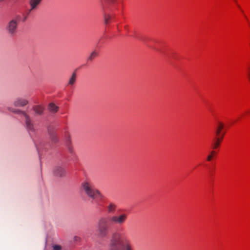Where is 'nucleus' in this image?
Returning a JSON list of instances; mask_svg holds the SVG:
<instances>
[{
	"label": "nucleus",
	"instance_id": "nucleus-1",
	"mask_svg": "<svg viewBox=\"0 0 250 250\" xmlns=\"http://www.w3.org/2000/svg\"><path fill=\"white\" fill-rule=\"evenodd\" d=\"M128 214L125 212H118L116 214L101 217L97 223L98 234L101 238L106 237L109 228L113 226H121L127 221Z\"/></svg>",
	"mask_w": 250,
	"mask_h": 250
},
{
	"label": "nucleus",
	"instance_id": "nucleus-2",
	"mask_svg": "<svg viewBox=\"0 0 250 250\" xmlns=\"http://www.w3.org/2000/svg\"><path fill=\"white\" fill-rule=\"evenodd\" d=\"M109 250H134L131 241L124 233L115 231L112 233Z\"/></svg>",
	"mask_w": 250,
	"mask_h": 250
},
{
	"label": "nucleus",
	"instance_id": "nucleus-3",
	"mask_svg": "<svg viewBox=\"0 0 250 250\" xmlns=\"http://www.w3.org/2000/svg\"><path fill=\"white\" fill-rule=\"evenodd\" d=\"M81 188L88 197L97 202L99 204L104 202L105 196L94 188L93 184L89 180H86L83 181L81 184Z\"/></svg>",
	"mask_w": 250,
	"mask_h": 250
},
{
	"label": "nucleus",
	"instance_id": "nucleus-4",
	"mask_svg": "<svg viewBox=\"0 0 250 250\" xmlns=\"http://www.w3.org/2000/svg\"><path fill=\"white\" fill-rule=\"evenodd\" d=\"M26 20V17H13L8 23L7 29L8 33L11 35L14 34L17 30L18 24L21 21L24 22Z\"/></svg>",
	"mask_w": 250,
	"mask_h": 250
},
{
	"label": "nucleus",
	"instance_id": "nucleus-5",
	"mask_svg": "<svg viewBox=\"0 0 250 250\" xmlns=\"http://www.w3.org/2000/svg\"><path fill=\"white\" fill-rule=\"evenodd\" d=\"M14 112L17 113H21L23 115L25 119L26 127L27 130L30 133V134L31 133H34L36 130L33 121L31 120L29 116L27 115L25 112L21 111L19 110H16L14 111Z\"/></svg>",
	"mask_w": 250,
	"mask_h": 250
},
{
	"label": "nucleus",
	"instance_id": "nucleus-6",
	"mask_svg": "<svg viewBox=\"0 0 250 250\" xmlns=\"http://www.w3.org/2000/svg\"><path fill=\"white\" fill-rule=\"evenodd\" d=\"M53 173L55 176L62 177L65 175L66 171L61 166H56L53 169Z\"/></svg>",
	"mask_w": 250,
	"mask_h": 250
},
{
	"label": "nucleus",
	"instance_id": "nucleus-7",
	"mask_svg": "<svg viewBox=\"0 0 250 250\" xmlns=\"http://www.w3.org/2000/svg\"><path fill=\"white\" fill-rule=\"evenodd\" d=\"M50 140L52 143L56 144L59 142V137L56 130L53 129L48 130Z\"/></svg>",
	"mask_w": 250,
	"mask_h": 250
},
{
	"label": "nucleus",
	"instance_id": "nucleus-8",
	"mask_svg": "<svg viewBox=\"0 0 250 250\" xmlns=\"http://www.w3.org/2000/svg\"><path fill=\"white\" fill-rule=\"evenodd\" d=\"M105 3L113 4L119 8H122L124 0H104Z\"/></svg>",
	"mask_w": 250,
	"mask_h": 250
},
{
	"label": "nucleus",
	"instance_id": "nucleus-9",
	"mask_svg": "<svg viewBox=\"0 0 250 250\" xmlns=\"http://www.w3.org/2000/svg\"><path fill=\"white\" fill-rule=\"evenodd\" d=\"M225 135V133H223L221 137H214L213 140V148L217 149L220 146Z\"/></svg>",
	"mask_w": 250,
	"mask_h": 250
},
{
	"label": "nucleus",
	"instance_id": "nucleus-10",
	"mask_svg": "<svg viewBox=\"0 0 250 250\" xmlns=\"http://www.w3.org/2000/svg\"><path fill=\"white\" fill-rule=\"evenodd\" d=\"M224 125L223 123L221 122H219L218 124V125L215 131V137H221V135L223 133H225V132L222 131V130L224 128Z\"/></svg>",
	"mask_w": 250,
	"mask_h": 250
},
{
	"label": "nucleus",
	"instance_id": "nucleus-11",
	"mask_svg": "<svg viewBox=\"0 0 250 250\" xmlns=\"http://www.w3.org/2000/svg\"><path fill=\"white\" fill-rule=\"evenodd\" d=\"M28 104V101L26 99L22 98H18L14 102V105L16 106H24Z\"/></svg>",
	"mask_w": 250,
	"mask_h": 250
},
{
	"label": "nucleus",
	"instance_id": "nucleus-12",
	"mask_svg": "<svg viewBox=\"0 0 250 250\" xmlns=\"http://www.w3.org/2000/svg\"><path fill=\"white\" fill-rule=\"evenodd\" d=\"M117 207V205L115 204L110 202L106 207L107 212L108 213L114 212Z\"/></svg>",
	"mask_w": 250,
	"mask_h": 250
},
{
	"label": "nucleus",
	"instance_id": "nucleus-13",
	"mask_svg": "<svg viewBox=\"0 0 250 250\" xmlns=\"http://www.w3.org/2000/svg\"><path fill=\"white\" fill-rule=\"evenodd\" d=\"M59 107L56 105L54 103H50L48 105V110L51 113H56L58 110Z\"/></svg>",
	"mask_w": 250,
	"mask_h": 250
},
{
	"label": "nucleus",
	"instance_id": "nucleus-14",
	"mask_svg": "<svg viewBox=\"0 0 250 250\" xmlns=\"http://www.w3.org/2000/svg\"><path fill=\"white\" fill-rule=\"evenodd\" d=\"M33 110L36 114L41 115L43 112L44 108L41 105H36L33 107Z\"/></svg>",
	"mask_w": 250,
	"mask_h": 250
},
{
	"label": "nucleus",
	"instance_id": "nucleus-15",
	"mask_svg": "<svg viewBox=\"0 0 250 250\" xmlns=\"http://www.w3.org/2000/svg\"><path fill=\"white\" fill-rule=\"evenodd\" d=\"M67 137H68V138L66 142L67 149L70 153L73 154L74 152V151H73L72 146L70 145V141L69 140V138H70L69 135H68Z\"/></svg>",
	"mask_w": 250,
	"mask_h": 250
},
{
	"label": "nucleus",
	"instance_id": "nucleus-16",
	"mask_svg": "<svg viewBox=\"0 0 250 250\" xmlns=\"http://www.w3.org/2000/svg\"><path fill=\"white\" fill-rule=\"evenodd\" d=\"M98 52L96 50H94L90 55L89 57L88 58V61H92V60L97 57L98 56Z\"/></svg>",
	"mask_w": 250,
	"mask_h": 250
},
{
	"label": "nucleus",
	"instance_id": "nucleus-17",
	"mask_svg": "<svg viewBox=\"0 0 250 250\" xmlns=\"http://www.w3.org/2000/svg\"><path fill=\"white\" fill-rule=\"evenodd\" d=\"M76 80V74L75 73H73L69 81L68 84L70 85H73L75 83Z\"/></svg>",
	"mask_w": 250,
	"mask_h": 250
},
{
	"label": "nucleus",
	"instance_id": "nucleus-18",
	"mask_svg": "<svg viewBox=\"0 0 250 250\" xmlns=\"http://www.w3.org/2000/svg\"><path fill=\"white\" fill-rule=\"evenodd\" d=\"M41 0H31L30 5L32 9L35 8L36 6L40 2Z\"/></svg>",
	"mask_w": 250,
	"mask_h": 250
},
{
	"label": "nucleus",
	"instance_id": "nucleus-19",
	"mask_svg": "<svg viewBox=\"0 0 250 250\" xmlns=\"http://www.w3.org/2000/svg\"><path fill=\"white\" fill-rule=\"evenodd\" d=\"M216 152L214 150H212L210 152V153L208 154L207 158V161L210 162L212 160L213 156L216 154Z\"/></svg>",
	"mask_w": 250,
	"mask_h": 250
},
{
	"label": "nucleus",
	"instance_id": "nucleus-20",
	"mask_svg": "<svg viewBox=\"0 0 250 250\" xmlns=\"http://www.w3.org/2000/svg\"><path fill=\"white\" fill-rule=\"evenodd\" d=\"M62 247L60 245H54L53 246V250H61Z\"/></svg>",
	"mask_w": 250,
	"mask_h": 250
},
{
	"label": "nucleus",
	"instance_id": "nucleus-21",
	"mask_svg": "<svg viewBox=\"0 0 250 250\" xmlns=\"http://www.w3.org/2000/svg\"><path fill=\"white\" fill-rule=\"evenodd\" d=\"M110 18L111 17H106L104 20L106 24H108L109 22V21L111 19Z\"/></svg>",
	"mask_w": 250,
	"mask_h": 250
},
{
	"label": "nucleus",
	"instance_id": "nucleus-22",
	"mask_svg": "<svg viewBox=\"0 0 250 250\" xmlns=\"http://www.w3.org/2000/svg\"><path fill=\"white\" fill-rule=\"evenodd\" d=\"M233 0L236 3V4L238 5V2H237V0Z\"/></svg>",
	"mask_w": 250,
	"mask_h": 250
},
{
	"label": "nucleus",
	"instance_id": "nucleus-23",
	"mask_svg": "<svg viewBox=\"0 0 250 250\" xmlns=\"http://www.w3.org/2000/svg\"><path fill=\"white\" fill-rule=\"evenodd\" d=\"M127 28H128V26H127V25H126V26H125V30H127Z\"/></svg>",
	"mask_w": 250,
	"mask_h": 250
}]
</instances>
